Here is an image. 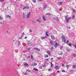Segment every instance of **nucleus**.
Masks as SVG:
<instances>
[{"label": "nucleus", "instance_id": "nucleus-1", "mask_svg": "<svg viewBox=\"0 0 76 76\" xmlns=\"http://www.w3.org/2000/svg\"><path fill=\"white\" fill-rule=\"evenodd\" d=\"M65 21L66 23H68L69 20H70L71 18V17H68V16L67 15L65 16Z\"/></svg>", "mask_w": 76, "mask_h": 76}, {"label": "nucleus", "instance_id": "nucleus-2", "mask_svg": "<svg viewBox=\"0 0 76 76\" xmlns=\"http://www.w3.org/2000/svg\"><path fill=\"white\" fill-rule=\"evenodd\" d=\"M61 38L62 42H66V38L64 37V35H62L61 36Z\"/></svg>", "mask_w": 76, "mask_h": 76}, {"label": "nucleus", "instance_id": "nucleus-3", "mask_svg": "<svg viewBox=\"0 0 76 76\" xmlns=\"http://www.w3.org/2000/svg\"><path fill=\"white\" fill-rule=\"evenodd\" d=\"M54 68L56 70H58L59 69H60V68L58 67V66L56 65L54 66Z\"/></svg>", "mask_w": 76, "mask_h": 76}, {"label": "nucleus", "instance_id": "nucleus-4", "mask_svg": "<svg viewBox=\"0 0 76 76\" xmlns=\"http://www.w3.org/2000/svg\"><path fill=\"white\" fill-rule=\"evenodd\" d=\"M33 49H34V50H37V51H40V49H38L37 48H34Z\"/></svg>", "mask_w": 76, "mask_h": 76}, {"label": "nucleus", "instance_id": "nucleus-5", "mask_svg": "<svg viewBox=\"0 0 76 76\" xmlns=\"http://www.w3.org/2000/svg\"><path fill=\"white\" fill-rule=\"evenodd\" d=\"M47 53L49 56H51V52L49 51H47Z\"/></svg>", "mask_w": 76, "mask_h": 76}, {"label": "nucleus", "instance_id": "nucleus-6", "mask_svg": "<svg viewBox=\"0 0 76 76\" xmlns=\"http://www.w3.org/2000/svg\"><path fill=\"white\" fill-rule=\"evenodd\" d=\"M59 45V43H56V44L55 45V48H57L58 46V45Z\"/></svg>", "mask_w": 76, "mask_h": 76}, {"label": "nucleus", "instance_id": "nucleus-7", "mask_svg": "<svg viewBox=\"0 0 76 76\" xmlns=\"http://www.w3.org/2000/svg\"><path fill=\"white\" fill-rule=\"evenodd\" d=\"M30 14L31 12H29V13L28 14H27V15L26 16L27 18H29V17H30Z\"/></svg>", "mask_w": 76, "mask_h": 76}, {"label": "nucleus", "instance_id": "nucleus-8", "mask_svg": "<svg viewBox=\"0 0 76 76\" xmlns=\"http://www.w3.org/2000/svg\"><path fill=\"white\" fill-rule=\"evenodd\" d=\"M51 38L52 39H55V37L54 36H53V35H51L50 36Z\"/></svg>", "mask_w": 76, "mask_h": 76}, {"label": "nucleus", "instance_id": "nucleus-9", "mask_svg": "<svg viewBox=\"0 0 76 76\" xmlns=\"http://www.w3.org/2000/svg\"><path fill=\"white\" fill-rule=\"evenodd\" d=\"M29 9V7H28V6L25 7H23V10H25V9Z\"/></svg>", "mask_w": 76, "mask_h": 76}, {"label": "nucleus", "instance_id": "nucleus-10", "mask_svg": "<svg viewBox=\"0 0 76 76\" xmlns=\"http://www.w3.org/2000/svg\"><path fill=\"white\" fill-rule=\"evenodd\" d=\"M54 19L56 21H58V22H59V20H58V18H55Z\"/></svg>", "mask_w": 76, "mask_h": 76}, {"label": "nucleus", "instance_id": "nucleus-11", "mask_svg": "<svg viewBox=\"0 0 76 76\" xmlns=\"http://www.w3.org/2000/svg\"><path fill=\"white\" fill-rule=\"evenodd\" d=\"M23 65L25 66H28V64L26 62H24L23 63Z\"/></svg>", "mask_w": 76, "mask_h": 76}, {"label": "nucleus", "instance_id": "nucleus-12", "mask_svg": "<svg viewBox=\"0 0 76 76\" xmlns=\"http://www.w3.org/2000/svg\"><path fill=\"white\" fill-rule=\"evenodd\" d=\"M50 44L52 45H54V43H53V42L52 41H50Z\"/></svg>", "mask_w": 76, "mask_h": 76}, {"label": "nucleus", "instance_id": "nucleus-13", "mask_svg": "<svg viewBox=\"0 0 76 76\" xmlns=\"http://www.w3.org/2000/svg\"><path fill=\"white\" fill-rule=\"evenodd\" d=\"M42 18L44 21H45V20H46V18L44 15L42 16Z\"/></svg>", "mask_w": 76, "mask_h": 76}, {"label": "nucleus", "instance_id": "nucleus-14", "mask_svg": "<svg viewBox=\"0 0 76 76\" xmlns=\"http://www.w3.org/2000/svg\"><path fill=\"white\" fill-rule=\"evenodd\" d=\"M46 38H47L46 36H45V37H41V39H46Z\"/></svg>", "mask_w": 76, "mask_h": 76}, {"label": "nucleus", "instance_id": "nucleus-15", "mask_svg": "<svg viewBox=\"0 0 76 76\" xmlns=\"http://www.w3.org/2000/svg\"><path fill=\"white\" fill-rule=\"evenodd\" d=\"M6 17L9 18H11V16L10 15H7L6 16Z\"/></svg>", "mask_w": 76, "mask_h": 76}, {"label": "nucleus", "instance_id": "nucleus-16", "mask_svg": "<svg viewBox=\"0 0 76 76\" xmlns=\"http://www.w3.org/2000/svg\"><path fill=\"white\" fill-rule=\"evenodd\" d=\"M58 4L60 5H62L63 4V1H61V2H58Z\"/></svg>", "mask_w": 76, "mask_h": 76}, {"label": "nucleus", "instance_id": "nucleus-17", "mask_svg": "<svg viewBox=\"0 0 76 76\" xmlns=\"http://www.w3.org/2000/svg\"><path fill=\"white\" fill-rule=\"evenodd\" d=\"M45 34H46V36H47V37H48V36H49V35L48 34V31H46Z\"/></svg>", "mask_w": 76, "mask_h": 76}, {"label": "nucleus", "instance_id": "nucleus-18", "mask_svg": "<svg viewBox=\"0 0 76 76\" xmlns=\"http://www.w3.org/2000/svg\"><path fill=\"white\" fill-rule=\"evenodd\" d=\"M54 66V65L53 64L52 62H51L50 63V66L51 67H52Z\"/></svg>", "mask_w": 76, "mask_h": 76}, {"label": "nucleus", "instance_id": "nucleus-19", "mask_svg": "<svg viewBox=\"0 0 76 76\" xmlns=\"http://www.w3.org/2000/svg\"><path fill=\"white\" fill-rule=\"evenodd\" d=\"M72 56H73V57H76V54H75V53H73L72 54Z\"/></svg>", "mask_w": 76, "mask_h": 76}, {"label": "nucleus", "instance_id": "nucleus-20", "mask_svg": "<svg viewBox=\"0 0 76 76\" xmlns=\"http://www.w3.org/2000/svg\"><path fill=\"white\" fill-rule=\"evenodd\" d=\"M46 15H49V16L50 15H51V14L49 12L47 13Z\"/></svg>", "mask_w": 76, "mask_h": 76}, {"label": "nucleus", "instance_id": "nucleus-21", "mask_svg": "<svg viewBox=\"0 0 76 76\" xmlns=\"http://www.w3.org/2000/svg\"><path fill=\"white\" fill-rule=\"evenodd\" d=\"M68 45L69 46H70V47H72V43H69V44Z\"/></svg>", "mask_w": 76, "mask_h": 76}, {"label": "nucleus", "instance_id": "nucleus-22", "mask_svg": "<svg viewBox=\"0 0 76 76\" xmlns=\"http://www.w3.org/2000/svg\"><path fill=\"white\" fill-rule=\"evenodd\" d=\"M72 45L75 48H76V44H72Z\"/></svg>", "mask_w": 76, "mask_h": 76}, {"label": "nucleus", "instance_id": "nucleus-23", "mask_svg": "<svg viewBox=\"0 0 76 76\" xmlns=\"http://www.w3.org/2000/svg\"><path fill=\"white\" fill-rule=\"evenodd\" d=\"M33 70L35 71H38V70L36 68H34Z\"/></svg>", "mask_w": 76, "mask_h": 76}, {"label": "nucleus", "instance_id": "nucleus-24", "mask_svg": "<svg viewBox=\"0 0 76 76\" xmlns=\"http://www.w3.org/2000/svg\"><path fill=\"white\" fill-rule=\"evenodd\" d=\"M45 58H47V57H48V55H45Z\"/></svg>", "mask_w": 76, "mask_h": 76}, {"label": "nucleus", "instance_id": "nucleus-25", "mask_svg": "<svg viewBox=\"0 0 76 76\" xmlns=\"http://www.w3.org/2000/svg\"><path fill=\"white\" fill-rule=\"evenodd\" d=\"M57 58H58V60H60V59L61 58V57H57Z\"/></svg>", "mask_w": 76, "mask_h": 76}, {"label": "nucleus", "instance_id": "nucleus-26", "mask_svg": "<svg viewBox=\"0 0 76 76\" xmlns=\"http://www.w3.org/2000/svg\"><path fill=\"white\" fill-rule=\"evenodd\" d=\"M48 71H49V72H52V69H48Z\"/></svg>", "mask_w": 76, "mask_h": 76}, {"label": "nucleus", "instance_id": "nucleus-27", "mask_svg": "<svg viewBox=\"0 0 76 76\" xmlns=\"http://www.w3.org/2000/svg\"><path fill=\"white\" fill-rule=\"evenodd\" d=\"M32 1L33 2V3H36V0H32Z\"/></svg>", "mask_w": 76, "mask_h": 76}, {"label": "nucleus", "instance_id": "nucleus-28", "mask_svg": "<svg viewBox=\"0 0 76 76\" xmlns=\"http://www.w3.org/2000/svg\"><path fill=\"white\" fill-rule=\"evenodd\" d=\"M0 20H3V18L1 17L0 16Z\"/></svg>", "mask_w": 76, "mask_h": 76}, {"label": "nucleus", "instance_id": "nucleus-29", "mask_svg": "<svg viewBox=\"0 0 76 76\" xmlns=\"http://www.w3.org/2000/svg\"><path fill=\"white\" fill-rule=\"evenodd\" d=\"M55 18H54V17H53V16H52L51 17V19H54Z\"/></svg>", "mask_w": 76, "mask_h": 76}, {"label": "nucleus", "instance_id": "nucleus-30", "mask_svg": "<svg viewBox=\"0 0 76 76\" xmlns=\"http://www.w3.org/2000/svg\"><path fill=\"white\" fill-rule=\"evenodd\" d=\"M18 45H20V42L19 41H18Z\"/></svg>", "mask_w": 76, "mask_h": 76}, {"label": "nucleus", "instance_id": "nucleus-31", "mask_svg": "<svg viewBox=\"0 0 76 76\" xmlns=\"http://www.w3.org/2000/svg\"><path fill=\"white\" fill-rule=\"evenodd\" d=\"M51 49L52 50H54V47H51Z\"/></svg>", "mask_w": 76, "mask_h": 76}, {"label": "nucleus", "instance_id": "nucleus-32", "mask_svg": "<svg viewBox=\"0 0 76 76\" xmlns=\"http://www.w3.org/2000/svg\"><path fill=\"white\" fill-rule=\"evenodd\" d=\"M45 60L46 61H49V59H45Z\"/></svg>", "mask_w": 76, "mask_h": 76}, {"label": "nucleus", "instance_id": "nucleus-33", "mask_svg": "<svg viewBox=\"0 0 76 76\" xmlns=\"http://www.w3.org/2000/svg\"><path fill=\"white\" fill-rule=\"evenodd\" d=\"M73 68H75V67H76V65H73Z\"/></svg>", "mask_w": 76, "mask_h": 76}, {"label": "nucleus", "instance_id": "nucleus-34", "mask_svg": "<svg viewBox=\"0 0 76 76\" xmlns=\"http://www.w3.org/2000/svg\"><path fill=\"white\" fill-rule=\"evenodd\" d=\"M63 46L61 47H60V50H62V49H63Z\"/></svg>", "mask_w": 76, "mask_h": 76}, {"label": "nucleus", "instance_id": "nucleus-35", "mask_svg": "<svg viewBox=\"0 0 76 76\" xmlns=\"http://www.w3.org/2000/svg\"><path fill=\"white\" fill-rule=\"evenodd\" d=\"M73 19H75V14H74V15L72 16Z\"/></svg>", "mask_w": 76, "mask_h": 76}, {"label": "nucleus", "instance_id": "nucleus-36", "mask_svg": "<svg viewBox=\"0 0 76 76\" xmlns=\"http://www.w3.org/2000/svg\"><path fill=\"white\" fill-rule=\"evenodd\" d=\"M37 21L38 22H41V21L39 20H37Z\"/></svg>", "mask_w": 76, "mask_h": 76}, {"label": "nucleus", "instance_id": "nucleus-37", "mask_svg": "<svg viewBox=\"0 0 76 76\" xmlns=\"http://www.w3.org/2000/svg\"><path fill=\"white\" fill-rule=\"evenodd\" d=\"M27 72H31V70L29 69L27 70Z\"/></svg>", "mask_w": 76, "mask_h": 76}, {"label": "nucleus", "instance_id": "nucleus-38", "mask_svg": "<svg viewBox=\"0 0 76 76\" xmlns=\"http://www.w3.org/2000/svg\"><path fill=\"white\" fill-rule=\"evenodd\" d=\"M73 10L74 13H76V10Z\"/></svg>", "mask_w": 76, "mask_h": 76}, {"label": "nucleus", "instance_id": "nucleus-39", "mask_svg": "<svg viewBox=\"0 0 76 76\" xmlns=\"http://www.w3.org/2000/svg\"><path fill=\"white\" fill-rule=\"evenodd\" d=\"M0 23L1 25H3V22H1Z\"/></svg>", "mask_w": 76, "mask_h": 76}, {"label": "nucleus", "instance_id": "nucleus-40", "mask_svg": "<svg viewBox=\"0 0 76 76\" xmlns=\"http://www.w3.org/2000/svg\"><path fill=\"white\" fill-rule=\"evenodd\" d=\"M62 67H64L65 66V65H64V64H62Z\"/></svg>", "mask_w": 76, "mask_h": 76}, {"label": "nucleus", "instance_id": "nucleus-41", "mask_svg": "<svg viewBox=\"0 0 76 76\" xmlns=\"http://www.w3.org/2000/svg\"><path fill=\"white\" fill-rule=\"evenodd\" d=\"M4 1V0H0V2H3Z\"/></svg>", "mask_w": 76, "mask_h": 76}, {"label": "nucleus", "instance_id": "nucleus-42", "mask_svg": "<svg viewBox=\"0 0 76 76\" xmlns=\"http://www.w3.org/2000/svg\"><path fill=\"white\" fill-rule=\"evenodd\" d=\"M66 67H67V68H69V65H66Z\"/></svg>", "mask_w": 76, "mask_h": 76}, {"label": "nucleus", "instance_id": "nucleus-43", "mask_svg": "<svg viewBox=\"0 0 76 76\" xmlns=\"http://www.w3.org/2000/svg\"><path fill=\"white\" fill-rule=\"evenodd\" d=\"M37 64L35 63L34 64V66H37Z\"/></svg>", "mask_w": 76, "mask_h": 76}, {"label": "nucleus", "instance_id": "nucleus-44", "mask_svg": "<svg viewBox=\"0 0 76 76\" xmlns=\"http://www.w3.org/2000/svg\"><path fill=\"white\" fill-rule=\"evenodd\" d=\"M42 67H45V66H44V65L43 64L42 65Z\"/></svg>", "mask_w": 76, "mask_h": 76}, {"label": "nucleus", "instance_id": "nucleus-45", "mask_svg": "<svg viewBox=\"0 0 76 76\" xmlns=\"http://www.w3.org/2000/svg\"><path fill=\"white\" fill-rule=\"evenodd\" d=\"M66 44H68L69 43V41L67 40L66 42Z\"/></svg>", "mask_w": 76, "mask_h": 76}, {"label": "nucleus", "instance_id": "nucleus-46", "mask_svg": "<svg viewBox=\"0 0 76 76\" xmlns=\"http://www.w3.org/2000/svg\"><path fill=\"white\" fill-rule=\"evenodd\" d=\"M44 0H38V1L40 2L41 1H43Z\"/></svg>", "mask_w": 76, "mask_h": 76}, {"label": "nucleus", "instance_id": "nucleus-47", "mask_svg": "<svg viewBox=\"0 0 76 76\" xmlns=\"http://www.w3.org/2000/svg\"><path fill=\"white\" fill-rule=\"evenodd\" d=\"M62 72H65V70H62Z\"/></svg>", "mask_w": 76, "mask_h": 76}, {"label": "nucleus", "instance_id": "nucleus-48", "mask_svg": "<svg viewBox=\"0 0 76 76\" xmlns=\"http://www.w3.org/2000/svg\"><path fill=\"white\" fill-rule=\"evenodd\" d=\"M31 59H33V56H32V55L31 56Z\"/></svg>", "mask_w": 76, "mask_h": 76}, {"label": "nucleus", "instance_id": "nucleus-49", "mask_svg": "<svg viewBox=\"0 0 76 76\" xmlns=\"http://www.w3.org/2000/svg\"><path fill=\"white\" fill-rule=\"evenodd\" d=\"M62 54H63L62 52H61L60 55H62Z\"/></svg>", "mask_w": 76, "mask_h": 76}, {"label": "nucleus", "instance_id": "nucleus-50", "mask_svg": "<svg viewBox=\"0 0 76 76\" xmlns=\"http://www.w3.org/2000/svg\"><path fill=\"white\" fill-rule=\"evenodd\" d=\"M44 7H45V8H46V7H47V6L46 5H45L44 6Z\"/></svg>", "mask_w": 76, "mask_h": 76}, {"label": "nucleus", "instance_id": "nucleus-51", "mask_svg": "<svg viewBox=\"0 0 76 76\" xmlns=\"http://www.w3.org/2000/svg\"><path fill=\"white\" fill-rule=\"evenodd\" d=\"M39 68H40V69H42V66H40V67H39Z\"/></svg>", "mask_w": 76, "mask_h": 76}, {"label": "nucleus", "instance_id": "nucleus-52", "mask_svg": "<svg viewBox=\"0 0 76 76\" xmlns=\"http://www.w3.org/2000/svg\"><path fill=\"white\" fill-rule=\"evenodd\" d=\"M59 72H60V71H57V73H59Z\"/></svg>", "mask_w": 76, "mask_h": 76}, {"label": "nucleus", "instance_id": "nucleus-53", "mask_svg": "<svg viewBox=\"0 0 76 76\" xmlns=\"http://www.w3.org/2000/svg\"><path fill=\"white\" fill-rule=\"evenodd\" d=\"M24 34H25V33H24V32H23V35H24Z\"/></svg>", "mask_w": 76, "mask_h": 76}, {"label": "nucleus", "instance_id": "nucleus-54", "mask_svg": "<svg viewBox=\"0 0 76 76\" xmlns=\"http://www.w3.org/2000/svg\"><path fill=\"white\" fill-rule=\"evenodd\" d=\"M26 38H27V37H25V39H26Z\"/></svg>", "mask_w": 76, "mask_h": 76}, {"label": "nucleus", "instance_id": "nucleus-55", "mask_svg": "<svg viewBox=\"0 0 76 76\" xmlns=\"http://www.w3.org/2000/svg\"><path fill=\"white\" fill-rule=\"evenodd\" d=\"M51 60H53V58H51Z\"/></svg>", "mask_w": 76, "mask_h": 76}, {"label": "nucleus", "instance_id": "nucleus-56", "mask_svg": "<svg viewBox=\"0 0 76 76\" xmlns=\"http://www.w3.org/2000/svg\"><path fill=\"white\" fill-rule=\"evenodd\" d=\"M23 16L24 18H25V16H24V13L23 14Z\"/></svg>", "mask_w": 76, "mask_h": 76}, {"label": "nucleus", "instance_id": "nucleus-57", "mask_svg": "<svg viewBox=\"0 0 76 76\" xmlns=\"http://www.w3.org/2000/svg\"><path fill=\"white\" fill-rule=\"evenodd\" d=\"M30 32H32V31L31 30L30 31Z\"/></svg>", "mask_w": 76, "mask_h": 76}, {"label": "nucleus", "instance_id": "nucleus-58", "mask_svg": "<svg viewBox=\"0 0 76 76\" xmlns=\"http://www.w3.org/2000/svg\"><path fill=\"white\" fill-rule=\"evenodd\" d=\"M29 50H30V49H31V48H29Z\"/></svg>", "mask_w": 76, "mask_h": 76}, {"label": "nucleus", "instance_id": "nucleus-59", "mask_svg": "<svg viewBox=\"0 0 76 76\" xmlns=\"http://www.w3.org/2000/svg\"><path fill=\"white\" fill-rule=\"evenodd\" d=\"M34 53L33 52H32V54H33Z\"/></svg>", "mask_w": 76, "mask_h": 76}, {"label": "nucleus", "instance_id": "nucleus-60", "mask_svg": "<svg viewBox=\"0 0 76 76\" xmlns=\"http://www.w3.org/2000/svg\"><path fill=\"white\" fill-rule=\"evenodd\" d=\"M69 28L70 29V27H69Z\"/></svg>", "mask_w": 76, "mask_h": 76}, {"label": "nucleus", "instance_id": "nucleus-61", "mask_svg": "<svg viewBox=\"0 0 76 76\" xmlns=\"http://www.w3.org/2000/svg\"><path fill=\"white\" fill-rule=\"evenodd\" d=\"M67 63H69V62L68 63H66V64H67Z\"/></svg>", "mask_w": 76, "mask_h": 76}, {"label": "nucleus", "instance_id": "nucleus-62", "mask_svg": "<svg viewBox=\"0 0 76 76\" xmlns=\"http://www.w3.org/2000/svg\"><path fill=\"white\" fill-rule=\"evenodd\" d=\"M72 70H71L70 71V72H71V71H72Z\"/></svg>", "mask_w": 76, "mask_h": 76}, {"label": "nucleus", "instance_id": "nucleus-63", "mask_svg": "<svg viewBox=\"0 0 76 76\" xmlns=\"http://www.w3.org/2000/svg\"><path fill=\"white\" fill-rule=\"evenodd\" d=\"M75 43H76V42H75Z\"/></svg>", "mask_w": 76, "mask_h": 76}, {"label": "nucleus", "instance_id": "nucleus-64", "mask_svg": "<svg viewBox=\"0 0 76 76\" xmlns=\"http://www.w3.org/2000/svg\"><path fill=\"white\" fill-rule=\"evenodd\" d=\"M7 32H8V31H7Z\"/></svg>", "mask_w": 76, "mask_h": 76}]
</instances>
